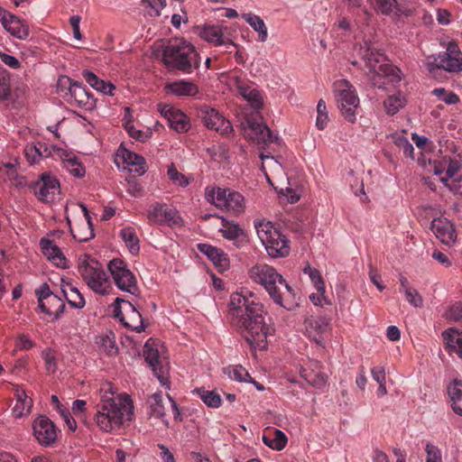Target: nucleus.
Instances as JSON below:
<instances>
[{
	"label": "nucleus",
	"instance_id": "22",
	"mask_svg": "<svg viewBox=\"0 0 462 462\" xmlns=\"http://www.w3.org/2000/svg\"><path fill=\"white\" fill-rule=\"evenodd\" d=\"M246 125L245 134L247 138L256 142L258 144H266L273 142V135L265 125L253 120H247Z\"/></svg>",
	"mask_w": 462,
	"mask_h": 462
},
{
	"label": "nucleus",
	"instance_id": "28",
	"mask_svg": "<svg viewBox=\"0 0 462 462\" xmlns=\"http://www.w3.org/2000/svg\"><path fill=\"white\" fill-rule=\"evenodd\" d=\"M223 236L228 240L236 241V245L240 246L245 241V234L238 224L229 222L222 218V227L219 229Z\"/></svg>",
	"mask_w": 462,
	"mask_h": 462
},
{
	"label": "nucleus",
	"instance_id": "14",
	"mask_svg": "<svg viewBox=\"0 0 462 462\" xmlns=\"http://www.w3.org/2000/svg\"><path fill=\"white\" fill-rule=\"evenodd\" d=\"M35 196L42 202H52L60 194L59 180L50 172H43L33 185Z\"/></svg>",
	"mask_w": 462,
	"mask_h": 462
},
{
	"label": "nucleus",
	"instance_id": "3",
	"mask_svg": "<svg viewBox=\"0 0 462 462\" xmlns=\"http://www.w3.org/2000/svg\"><path fill=\"white\" fill-rule=\"evenodd\" d=\"M248 277L263 286L275 304L287 310H293L298 306L293 289L273 266L255 263L248 269Z\"/></svg>",
	"mask_w": 462,
	"mask_h": 462
},
{
	"label": "nucleus",
	"instance_id": "21",
	"mask_svg": "<svg viewBox=\"0 0 462 462\" xmlns=\"http://www.w3.org/2000/svg\"><path fill=\"white\" fill-rule=\"evenodd\" d=\"M199 35L216 46L236 47L233 41L224 35L223 29L219 26L205 25L199 29Z\"/></svg>",
	"mask_w": 462,
	"mask_h": 462
},
{
	"label": "nucleus",
	"instance_id": "47",
	"mask_svg": "<svg viewBox=\"0 0 462 462\" xmlns=\"http://www.w3.org/2000/svg\"><path fill=\"white\" fill-rule=\"evenodd\" d=\"M390 138L396 146L402 150L405 156L413 158L414 148L403 134H393Z\"/></svg>",
	"mask_w": 462,
	"mask_h": 462
},
{
	"label": "nucleus",
	"instance_id": "50",
	"mask_svg": "<svg viewBox=\"0 0 462 462\" xmlns=\"http://www.w3.org/2000/svg\"><path fill=\"white\" fill-rule=\"evenodd\" d=\"M75 83L67 76L59 77L56 84L57 93L67 100Z\"/></svg>",
	"mask_w": 462,
	"mask_h": 462
},
{
	"label": "nucleus",
	"instance_id": "2",
	"mask_svg": "<svg viewBox=\"0 0 462 462\" xmlns=\"http://www.w3.org/2000/svg\"><path fill=\"white\" fill-rule=\"evenodd\" d=\"M134 417V405L131 398L125 393H116L110 383L100 388V401L97 404L95 416L97 427L105 432L119 430L126 421Z\"/></svg>",
	"mask_w": 462,
	"mask_h": 462
},
{
	"label": "nucleus",
	"instance_id": "35",
	"mask_svg": "<svg viewBox=\"0 0 462 462\" xmlns=\"http://www.w3.org/2000/svg\"><path fill=\"white\" fill-rule=\"evenodd\" d=\"M448 346L462 358V331L449 328L443 333Z\"/></svg>",
	"mask_w": 462,
	"mask_h": 462
},
{
	"label": "nucleus",
	"instance_id": "11",
	"mask_svg": "<svg viewBox=\"0 0 462 462\" xmlns=\"http://www.w3.org/2000/svg\"><path fill=\"white\" fill-rule=\"evenodd\" d=\"M426 67L430 72L436 69H442L448 72H458L462 70V53L458 46L449 42L447 50L435 58L434 62H427Z\"/></svg>",
	"mask_w": 462,
	"mask_h": 462
},
{
	"label": "nucleus",
	"instance_id": "13",
	"mask_svg": "<svg viewBox=\"0 0 462 462\" xmlns=\"http://www.w3.org/2000/svg\"><path fill=\"white\" fill-rule=\"evenodd\" d=\"M124 303V311L119 307H116L115 316L120 319L125 327L131 328L134 331L140 332L143 329V319L141 313L129 301L116 298L115 304L118 305Z\"/></svg>",
	"mask_w": 462,
	"mask_h": 462
},
{
	"label": "nucleus",
	"instance_id": "8",
	"mask_svg": "<svg viewBox=\"0 0 462 462\" xmlns=\"http://www.w3.org/2000/svg\"><path fill=\"white\" fill-rule=\"evenodd\" d=\"M205 198L208 203L234 214H240L245 211V198L236 190L216 186L207 187Z\"/></svg>",
	"mask_w": 462,
	"mask_h": 462
},
{
	"label": "nucleus",
	"instance_id": "46",
	"mask_svg": "<svg viewBox=\"0 0 462 462\" xmlns=\"http://www.w3.org/2000/svg\"><path fill=\"white\" fill-rule=\"evenodd\" d=\"M96 343L101 351L109 356H114L117 353L115 337L101 335L97 337Z\"/></svg>",
	"mask_w": 462,
	"mask_h": 462
},
{
	"label": "nucleus",
	"instance_id": "39",
	"mask_svg": "<svg viewBox=\"0 0 462 462\" xmlns=\"http://www.w3.org/2000/svg\"><path fill=\"white\" fill-rule=\"evenodd\" d=\"M42 148H44V151H47L46 143L38 142L37 143H28L25 146L24 154L31 164L38 162L40 159L43 157Z\"/></svg>",
	"mask_w": 462,
	"mask_h": 462
},
{
	"label": "nucleus",
	"instance_id": "51",
	"mask_svg": "<svg viewBox=\"0 0 462 462\" xmlns=\"http://www.w3.org/2000/svg\"><path fill=\"white\" fill-rule=\"evenodd\" d=\"M11 94L9 72L0 65V101L5 100Z\"/></svg>",
	"mask_w": 462,
	"mask_h": 462
},
{
	"label": "nucleus",
	"instance_id": "38",
	"mask_svg": "<svg viewBox=\"0 0 462 462\" xmlns=\"http://www.w3.org/2000/svg\"><path fill=\"white\" fill-rule=\"evenodd\" d=\"M263 441L269 448L280 451L285 448L288 442V438L282 430H275L274 436L273 438L263 435Z\"/></svg>",
	"mask_w": 462,
	"mask_h": 462
},
{
	"label": "nucleus",
	"instance_id": "31",
	"mask_svg": "<svg viewBox=\"0 0 462 462\" xmlns=\"http://www.w3.org/2000/svg\"><path fill=\"white\" fill-rule=\"evenodd\" d=\"M237 91L254 109H260L263 106V97L256 88L240 84L237 87Z\"/></svg>",
	"mask_w": 462,
	"mask_h": 462
},
{
	"label": "nucleus",
	"instance_id": "5",
	"mask_svg": "<svg viewBox=\"0 0 462 462\" xmlns=\"http://www.w3.org/2000/svg\"><path fill=\"white\" fill-rule=\"evenodd\" d=\"M162 61L168 68L189 74L199 66V56L195 47L185 42L175 40L163 50Z\"/></svg>",
	"mask_w": 462,
	"mask_h": 462
},
{
	"label": "nucleus",
	"instance_id": "62",
	"mask_svg": "<svg viewBox=\"0 0 462 462\" xmlns=\"http://www.w3.org/2000/svg\"><path fill=\"white\" fill-rule=\"evenodd\" d=\"M33 341L26 335H19L15 339V346L20 350H28L33 346Z\"/></svg>",
	"mask_w": 462,
	"mask_h": 462
},
{
	"label": "nucleus",
	"instance_id": "57",
	"mask_svg": "<svg viewBox=\"0 0 462 462\" xmlns=\"http://www.w3.org/2000/svg\"><path fill=\"white\" fill-rule=\"evenodd\" d=\"M374 8L383 14H389L396 4V0H374Z\"/></svg>",
	"mask_w": 462,
	"mask_h": 462
},
{
	"label": "nucleus",
	"instance_id": "16",
	"mask_svg": "<svg viewBox=\"0 0 462 462\" xmlns=\"http://www.w3.org/2000/svg\"><path fill=\"white\" fill-rule=\"evenodd\" d=\"M158 106L161 115L167 120L171 129L177 133H186L190 129V121L183 112L170 105L160 104Z\"/></svg>",
	"mask_w": 462,
	"mask_h": 462
},
{
	"label": "nucleus",
	"instance_id": "4",
	"mask_svg": "<svg viewBox=\"0 0 462 462\" xmlns=\"http://www.w3.org/2000/svg\"><path fill=\"white\" fill-rule=\"evenodd\" d=\"M355 50L365 60L373 79L375 76H378L379 78H385L391 83L401 81L402 71L397 67L389 64L385 56L379 52L371 42L365 41L363 43L356 45Z\"/></svg>",
	"mask_w": 462,
	"mask_h": 462
},
{
	"label": "nucleus",
	"instance_id": "30",
	"mask_svg": "<svg viewBox=\"0 0 462 462\" xmlns=\"http://www.w3.org/2000/svg\"><path fill=\"white\" fill-rule=\"evenodd\" d=\"M168 93L178 97L194 96L199 92L197 86L189 81L178 80L165 85Z\"/></svg>",
	"mask_w": 462,
	"mask_h": 462
},
{
	"label": "nucleus",
	"instance_id": "64",
	"mask_svg": "<svg viewBox=\"0 0 462 462\" xmlns=\"http://www.w3.org/2000/svg\"><path fill=\"white\" fill-rule=\"evenodd\" d=\"M369 278L380 291L384 290L385 286L382 283L381 274L376 268L373 266L370 267Z\"/></svg>",
	"mask_w": 462,
	"mask_h": 462
},
{
	"label": "nucleus",
	"instance_id": "59",
	"mask_svg": "<svg viewBox=\"0 0 462 462\" xmlns=\"http://www.w3.org/2000/svg\"><path fill=\"white\" fill-rule=\"evenodd\" d=\"M79 206H80V208H81V209H82V211L84 213V217H85L86 221H87L88 235L85 236H80L79 238V241L86 242V241H88L89 239L93 238L95 236V234H94L93 225H92V222H91V217L89 216V212H88V208L84 204H80Z\"/></svg>",
	"mask_w": 462,
	"mask_h": 462
},
{
	"label": "nucleus",
	"instance_id": "33",
	"mask_svg": "<svg viewBox=\"0 0 462 462\" xmlns=\"http://www.w3.org/2000/svg\"><path fill=\"white\" fill-rule=\"evenodd\" d=\"M148 413L150 416L160 418L165 424L168 422L164 420L165 408L162 402V396L161 393H155L150 395L147 399Z\"/></svg>",
	"mask_w": 462,
	"mask_h": 462
},
{
	"label": "nucleus",
	"instance_id": "54",
	"mask_svg": "<svg viewBox=\"0 0 462 462\" xmlns=\"http://www.w3.org/2000/svg\"><path fill=\"white\" fill-rule=\"evenodd\" d=\"M303 272L309 275L317 291H325V282L319 270L308 266Z\"/></svg>",
	"mask_w": 462,
	"mask_h": 462
},
{
	"label": "nucleus",
	"instance_id": "29",
	"mask_svg": "<svg viewBox=\"0 0 462 462\" xmlns=\"http://www.w3.org/2000/svg\"><path fill=\"white\" fill-rule=\"evenodd\" d=\"M82 76L86 82L94 89L105 95L113 96L116 86L111 82H106L89 70H83Z\"/></svg>",
	"mask_w": 462,
	"mask_h": 462
},
{
	"label": "nucleus",
	"instance_id": "42",
	"mask_svg": "<svg viewBox=\"0 0 462 462\" xmlns=\"http://www.w3.org/2000/svg\"><path fill=\"white\" fill-rule=\"evenodd\" d=\"M49 317L52 320L58 319L65 310V303L63 300L57 295L52 294L47 300Z\"/></svg>",
	"mask_w": 462,
	"mask_h": 462
},
{
	"label": "nucleus",
	"instance_id": "19",
	"mask_svg": "<svg viewBox=\"0 0 462 462\" xmlns=\"http://www.w3.org/2000/svg\"><path fill=\"white\" fill-rule=\"evenodd\" d=\"M147 217L153 224H175L178 215L175 208H169L164 203L154 202L149 208Z\"/></svg>",
	"mask_w": 462,
	"mask_h": 462
},
{
	"label": "nucleus",
	"instance_id": "55",
	"mask_svg": "<svg viewBox=\"0 0 462 462\" xmlns=\"http://www.w3.org/2000/svg\"><path fill=\"white\" fill-rule=\"evenodd\" d=\"M32 399H23V402L16 401L14 405L12 411L15 418H21L25 414H28L32 408Z\"/></svg>",
	"mask_w": 462,
	"mask_h": 462
},
{
	"label": "nucleus",
	"instance_id": "27",
	"mask_svg": "<svg viewBox=\"0 0 462 462\" xmlns=\"http://www.w3.org/2000/svg\"><path fill=\"white\" fill-rule=\"evenodd\" d=\"M2 25L12 36L19 40H26L30 34L27 23L14 14L5 19Z\"/></svg>",
	"mask_w": 462,
	"mask_h": 462
},
{
	"label": "nucleus",
	"instance_id": "34",
	"mask_svg": "<svg viewBox=\"0 0 462 462\" xmlns=\"http://www.w3.org/2000/svg\"><path fill=\"white\" fill-rule=\"evenodd\" d=\"M119 236L129 252L134 255L138 254L140 245L135 230L132 226H127L120 230Z\"/></svg>",
	"mask_w": 462,
	"mask_h": 462
},
{
	"label": "nucleus",
	"instance_id": "9",
	"mask_svg": "<svg viewBox=\"0 0 462 462\" xmlns=\"http://www.w3.org/2000/svg\"><path fill=\"white\" fill-rule=\"evenodd\" d=\"M334 94L337 107L346 120L356 122V109L359 105V97L354 86L346 79L337 80L334 85Z\"/></svg>",
	"mask_w": 462,
	"mask_h": 462
},
{
	"label": "nucleus",
	"instance_id": "58",
	"mask_svg": "<svg viewBox=\"0 0 462 462\" xmlns=\"http://www.w3.org/2000/svg\"><path fill=\"white\" fill-rule=\"evenodd\" d=\"M407 301L414 308H420L422 306V298L414 288L408 289L404 291Z\"/></svg>",
	"mask_w": 462,
	"mask_h": 462
},
{
	"label": "nucleus",
	"instance_id": "60",
	"mask_svg": "<svg viewBox=\"0 0 462 462\" xmlns=\"http://www.w3.org/2000/svg\"><path fill=\"white\" fill-rule=\"evenodd\" d=\"M446 317L452 321H462V302L453 304L447 311Z\"/></svg>",
	"mask_w": 462,
	"mask_h": 462
},
{
	"label": "nucleus",
	"instance_id": "44",
	"mask_svg": "<svg viewBox=\"0 0 462 462\" xmlns=\"http://www.w3.org/2000/svg\"><path fill=\"white\" fill-rule=\"evenodd\" d=\"M69 288V293L67 292L65 288H62V292L64 297L66 298L69 304H70L73 308L82 309L85 306V300L79 291L70 285L67 284Z\"/></svg>",
	"mask_w": 462,
	"mask_h": 462
},
{
	"label": "nucleus",
	"instance_id": "36",
	"mask_svg": "<svg viewBox=\"0 0 462 462\" xmlns=\"http://www.w3.org/2000/svg\"><path fill=\"white\" fill-rule=\"evenodd\" d=\"M245 20L258 33V40L261 42H266L268 32L263 20L260 16L253 14H245Z\"/></svg>",
	"mask_w": 462,
	"mask_h": 462
},
{
	"label": "nucleus",
	"instance_id": "17",
	"mask_svg": "<svg viewBox=\"0 0 462 462\" xmlns=\"http://www.w3.org/2000/svg\"><path fill=\"white\" fill-rule=\"evenodd\" d=\"M430 229L436 237L448 246L453 245L457 241V232L453 223L448 218H435L431 222Z\"/></svg>",
	"mask_w": 462,
	"mask_h": 462
},
{
	"label": "nucleus",
	"instance_id": "1",
	"mask_svg": "<svg viewBox=\"0 0 462 462\" xmlns=\"http://www.w3.org/2000/svg\"><path fill=\"white\" fill-rule=\"evenodd\" d=\"M230 312L237 319L241 335L254 350L267 348V337L274 332L264 321L263 305L249 291L234 292L230 296Z\"/></svg>",
	"mask_w": 462,
	"mask_h": 462
},
{
	"label": "nucleus",
	"instance_id": "32",
	"mask_svg": "<svg viewBox=\"0 0 462 462\" xmlns=\"http://www.w3.org/2000/svg\"><path fill=\"white\" fill-rule=\"evenodd\" d=\"M451 407L457 415L462 416V383L454 380L448 387Z\"/></svg>",
	"mask_w": 462,
	"mask_h": 462
},
{
	"label": "nucleus",
	"instance_id": "48",
	"mask_svg": "<svg viewBox=\"0 0 462 462\" xmlns=\"http://www.w3.org/2000/svg\"><path fill=\"white\" fill-rule=\"evenodd\" d=\"M301 376L312 386L321 389L327 383V376L321 372L306 371L301 373Z\"/></svg>",
	"mask_w": 462,
	"mask_h": 462
},
{
	"label": "nucleus",
	"instance_id": "56",
	"mask_svg": "<svg viewBox=\"0 0 462 462\" xmlns=\"http://www.w3.org/2000/svg\"><path fill=\"white\" fill-rule=\"evenodd\" d=\"M460 168H461V163L459 161L449 160L448 165V168L446 171V175L444 177L439 178L440 181L448 186V180L453 178Z\"/></svg>",
	"mask_w": 462,
	"mask_h": 462
},
{
	"label": "nucleus",
	"instance_id": "12",
	"mask_svg": "<svg viewBox=\"0 0 462 462\" xmlns=\"http://www.w3.org/2000/svg\"><path fill=\"white\" fill-rule=\"evenodd\" d=\"M204 125L211 131H215L220 135H227L233 132V126L217 109L208 106H200L198 111Z\"/></svg>",
	"mask_w": 462,
	"mask_h": 462
},
{
	"label": "nucleus",
	"instance_id": "23",
	"mask_svg": "<svg viewBox=\"0 0 462 462\" xmlns=\"http://www.w3.org/2000/svg\"><path fill=\"white\" fill-rule=\"evenodd\" d=\"M67 101L86 110H92L97 103L93 95L82 84L78 82L72 87L70 96Z\"/></svg>",
	"mask_w": 462,
	"mask_h": 462
},
{
	"label": "nucleus",
	"instance_id": "40",
	"mask_svg": "<svg viewBox=\"0 0 462 462\" xmlns=\"http://www.w3.org/2000/svg\"><path fill=\"white\" fill-rule=\"evenodd\" d=\"M405 97L401 93H397L388 97L383 105L388 115H395L405 106Z\"/></svg>",
	"mask_w": 462,
	"mask_h": 462
},
{
	"label": "nucleus",
	"instance_id": "25",
	"mask_svg": "<svg viewBox=\"0 0 462 462\" xmlns=\"http://www.w3.org/2000/svg\"><path fill=\"white\" fill-rule=\"evenodd\" d=\"M198 249L201 254H205L219 271L223 272L229 268V259L226 254L221 249L208 244H199Z\"/></svg>",
	"mask_w": 462,
	"mask_h": 462
},
{
	"label": "nucleus",
	"instance_id": "7",
	"mask_svg": "<svg viewBox=\"0 0 462 462\" xmlns=\"http://www.w3.org/2000/svg\"><path fill=\"white\" fill-rule=\"evenodd\" d=\"M78 270L86 284L95 292L105 295L110 282L102 264L89 254L79 257Z\"/></svg>",
	"mask_w": 462,
	"mask_h": 462
},
{
	"label": "nucleus",
	"instance_id": "37",
	"mask_svg": "<svg viewBox=\"0 0 462 462\" xmlns=\"http://www.w3.org/2000/svg\"><path fill=\"white\" fill-rule=\"evenodd\" d=\"M194 392L208 407L218 408L222 403L221 396L216 391L198 388Z\"/></svg>",
	"mask_w": 462,
	"mask_h": 462
},
{
	"label": "nucleus",
	"instance_id": "41",
	"mask_svg": "<svg viewBox=\"0 0 462 462\" xmlns=\"http://www.w3.org/2000/svg\"><path fill=\"white\" fill-rule=\"evenodd\" d=\"M63 167L73 176L80 178L85 175L84 166L73 155H66L62 159Z\"/></svg>",
	"mask_w": 462,
	"mask_h": 462
},
{
	"label": "nucleus",
	"instance_id": "61",
	"mask_svg": "<svg viewBox=\"0 0 462 462\" xmlns=\"http://www.w3.org/2000/svg\"><path fill=\"white\" fill-rule=\"evenodd\" d=\"M425 450L427 453L426 462H441V453L438 447L428 443Z\"/></svg>",
	"mask_w": 462,
	"mask_h": 462
},
{
	"label": "nucleus",
	"instance_id": "63",
	"mask_svg": "<svg viewBox=\"0 0 462 462\" xmlns=\"http://www.w3.org/2000/svg\"><path fill=\"white\" fill-rule=\"evenodd\" d=\"M0 60L6 66H8V67H10L12 69H19L20 66H21V63L18 60V59H16L13 55H9V54L5 53V52H0Z\"/></svg>",
	"mask_w": 462,
	"mask_h": 462
},
{
	"label": "nucleus",
	"instance_id": "6",
	"mask_svg": "<svg viewBox=\"0 0 462 462\" xmlns=\"http://www.w3.org/2000/svg\"><path fill=\"white\" fill-rule=\"evenodd\" d=\"M257 236L272 258H283L289 255L291 247L287 236L271 222L254 220Z\"/></svg>",
	"mask_w": 462,
	"mask_h": 462
},
{
	"label": "nucleus",
	"instance_id": "26",
	"mask_svg": "<svg viewBox=\"0 0 462 462\" xmlns=\"http://www.w3.org/2000/svg\"><path fill=\"white\" fill-rule=\"evenodd\" d=\"M40 245L42 254L60 268H67L68 261L62 254L60 249L50 239L42 238Z\"/></svg>",
	"mask_w": 462,
	"mask_h": 462
},
{
	"label": "nucleus",
	"instance_id": "43",
	"mask_svg": "<svg viewBox=\"0 0 462 462\" xmlns=\"http://www.w3.org/2000/svg\"><path fill=\"white\" fill-rule=\"evenodd\" d=\"M167 175H168L170 180L175 186H179L181 188L188 187L193 180L192 176H186L183 173L180 172L173 164H171L168 168Z\"/></svg>",
	"mask_w": 462,
	"mask_h": 462
},
{
	"label": "nucleus",
	"instance_id": "52",
	"mask_svg": "<svg viewBox=\"0 0 462 462\" xmlns=\"http://www.w3.org/2000/svg\"><path fill=\"white\" fill-rule=\"evenodd\" d=\"M328 115L327 111L326 103L320 99L317 105V118L316 126L319 130H324L328 123Z\"/></svg>",
	"mask_w": 462,
	"mask_h": 462
},
{
	"label": "nucleus",
	"instance_id": "53",
	"mask_svg": "<svg viewBox=\"0 0 462 462\" xmlns=\"http://www.w3.org/2000/svg\"><path fill=\"white\" fill-rule=\"evenodd\" d=\"M432 94L448 105H455L459 102V97L457 94L447 91L443 88H435Z\"/></svg>",
	"mask_w": 462,
	"mask_h": 462
},
{
	"label": "nucleus",
	"instance_id": "24",
	"mask_svg": "<svg viewBox=\"0 0 462 462\" xmlns=\"http://www.w3.org/2000/svg\"><path fill=\"white\" fill-rule=\"evenodd\" d=\"M328 325V320L324 317H310L305 320L306 333L318 345H321L322 335L327 331Z\"/></svg>",
	"mask_w": 462,
	"mask_h": 462
},
{
	"label": "nucleus",
	"instance_id": "10",
	"mask_svg": "<svg viewBox=\"0 0 462 462\" xmlns=\"http://www.w3.org/2000/svg\"><path fill=\"white\" fill-rule=\"evenodd\" d=\"M107 269L119 290L131 294H134L138 291L136 278L123 260L119 258L111 260L107 264Z\"/></svg>",
	"mask_w": 462,
	"mask_h": 462
},
{
	"label": "nucleus",
	"instance_id": "49",
	"mask_svg": "<svg viewBox=\"0 0 462 462\" xmlns=\"http://www.w3.org/2000/svg\"><path fill=\"white\" fill-rule=\"evenodd\" d=\"M142 3L145 12L151 17L160 16L161 11L166 5V0H142Z\"/></svg>",
	"mask_w": 462,
	"mask_h": 462
},
{
	"label": "nucleus",
	"instance_id": "20",
	"mask_svg": "<svg viewBox=\"0 0 462 462\" xmlns=\"http://www.w3.org/2000/svg\"><path fill=\"white\" fill-rule=\"evenodd\" d=\"M116 158L123 161L124 169H129L131 171H134L139 175H142L146 171V162L143 156L127 150L124 147H120L116 152Z\"/></svg>",
	"mask_w": 462,
	"mask_h": 462
},
{
	"label": "nucleus",
	"instance_id": "45",
	"mask_svg": "<svg viewBox=\"0 0 462 462\" xmlns=\"http://www.w3.org/2000/svg\"><path fill=\"white\" fill-rule=\"evenodd\" d=\"M224 373L230 379L241 383H247L251 379V375L242 365H229L224 369Z\"/></svg>",
	"mask_w": 462,
	"mask_h": 462
},
{
	"label": "nucleus",
	"instance_id": "18",
	"mask_svg": "<svg viewBox=\"0 0 462 462\" xmlns=\"http://www.w3.org/2000/svg\"><path fill=\"white\" fill-rule=\"evenodd\" d=\"M143 356L162 386L170 389V382L166 376L165 369L159 365L160 355L158 349L154 348L152 344L147 342L143 347Z\"/></svg>",
	"mask_w": 462,
	"mask_h": 462
},
{
	"label": "nucleus",
	"instance_id": "15",
	"mask_svg": "<svg viewBox=\"0 0 462 462\" xmlns=\"http://www.w3.org/2000/svg\"><path fill=\"white\" fill-rule=\"evenodd\" d=\"M33 435L42 446L51 445L57 439L54 423L46 416H39L32 424Z\"/></svg>",
	"mask_w": 462,
	"mask_h": 462
}]
</instances>
